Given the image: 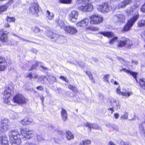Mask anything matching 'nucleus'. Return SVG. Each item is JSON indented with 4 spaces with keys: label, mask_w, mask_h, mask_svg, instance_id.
Here are the masks:
<instances>
[{
    "label": "nucleus",
    "mask_w": 145,
    "mask_h": 145,
    "mask_svg": "<svg viewBox=\"0 0 145 145\" xmlns=\"http://www.w3.org/2000/svg\"><path fill=\"white\" fill-rule=\"evenodd\" d=\"M24 145H37L36 144L31 142H26L24 144Z\"/></svg>",
    "instance_id": "57"
},
{
    "label": "nucleus",
    "mask_w": 145,
    "mask_h": 145,
    "mask_svg": "<svg viewBox=\"0 0 145 145\" xmlns=\"http://www.w3.org/2000/svg\"><path fill=\"white\" fill-rule=\"evenodd\" d=\"M66 136L67 139L68 140L73 139L74 138L73 135L71 132L69 131H66Z\"/></svg>",
    "instance_id": "27"
},
{
    "label": "nucleus",
    "mask_w": 145,
    "mask_h": 145,
    "mask_svg": "<svg viewBox=\"0 0 145 145\" xmlns=\"http://www.w3.org/2000/svg\"><path fill=\"white\" fill-rule=\"evenodd\" d=\"M27 77L29 78V79H31L32 78L36 79L37 78H39L38 75L36 74H33L32 75L31 73H28L27 75Z\"/></svg>",
    "instance_id": "34"
},
{
    "label": "nucleus",
    "mask_w": 145,
    "mask_h": 145,
    "mask_svg": "<svg viewBox=\"0 0 145 145\" xmlns=\"http://www.w3.org/2000/svg\"><path fill=\"white\" fill-rule=\"evenodd\" d=\"M95 29H96L94 27L89 26V27H86V29L87 30H95Z\"/></svg>",
    "instance_id": "52"
},
{
    "label": "nucleus",
    "mask_w": 145,
    "mask_h": 145,
    "mask_svg": "<svg viewBox=\"0 0 145 145\" xmlns=\"http://www.w3.org/2000/svg\"><path fill=\"white\" fill-rule=\"evenodd\" d=\"M100 34L103 35L105 36L106 37L108 38H111L112 39L110 40L109 43L111 44L114 43L118 39V37L114 36V34L111 32H100Z\"/></svg>",
    "instance_id": "4"
},
{
    "label": "nucleus",
    "mask_w": 145,
    "mask_h": 145,
    "mask_svg": "<svg viewBox=\"0 0 145 145\" xmlns=\"http://www.w3.org/2000/svg\"><path fill=\"white\" fill-rule=\"evenodd\" d=\"M123 91L121 92L120 91V87H118L116 88V91L118 94L119 95H121L122 96H125L127 97H129L133 94L132 93L131 91H126V89H123Z\"/></svg>",
    "instance_id": "7"
},
{
    "label": "nucleus",
    "mask_w": 145,
    "mask_h": 145,
    "mask_svg": "<svg viewBox=\"0 0 145 145\" xmlns=\"http://www.w3.org/2000/svg\"><path fill=\"white\" fill-rule=\"evenodd\" d=\"M9 122L7 119H4L1 121L0 127V130L1 132H4L7 131L9 128Z\"/></svg>",
    "instance_id": "6"
},
{
    "label": "nucleus",
    "mask_w": 145,
    "mask_h": 145,
    "mask_svg": "<svg viewBox=\"0 0 145 145\" xmlns=\"http://www.w3.org/2000/svg\"><path fill=\"white\" fill-rule=\"evenodd\" d=\"M31 121L29 120L28 118L27 117L25 118L21 121V123L23 125H28L30 124Z\"/></svg>",
    "instance_id": "28"
},
{
    "label": "nucleus",
    "mask_w": 145,
    "mask_h": 145,
    "mask_svg": "<svg viewBox=\"0 0 145 145\" xmlns=\"http://www.w3.org/2000/svg\"><path fill=\"white\" fill-rule=\"evenodd\" d=\"M131 0H125L120 3L116 6V8L120 9L125 7V6L131 2Z\"/></svg>",
    "instance_id": "16"
},
{
    "label": "nucleus",
    "mask_w": 145,
    "mask_h": 145,
    "mask_svg": "<svg viewBox=\"0 0 145 145\" xmlns=\"http://www.w3.org/2000/svg\"><path fill=\"white\" fill-rule=\"evenodd\" d=\"M132 63H134L135 64H136V65L138 63L137 61H134V60H132Z\"/></svg>",
    "instance_id": "63"
},
{
    "label": "nucleus",
    "mask_w": 145,
    "mask_h": 145,
    "mask_svg": "<svg viewBox=\"0 0 145 145\" xmlns=\"http://www.w3.org/2000/svg\"><path fill=\"white\" fill-rule=\"evenodd\" d=\"M84 27L87 26L89 24V19L88 18H86L82 20Z\"/></svg>",
    "instance_id": "37"
},
{
    "label": "nucleus",
    "mask_w": 145,
    "mask_h": 145,
    "mask_svg": "<svg viewBox=\"0 0 145 145\" xmlns=\"http://www.w3.org/2000/svg\"><path fill=\"white\" fill-rule=\"evenodd\" d=\"M7 6L6 5H4L2 6H0V13H1L4 12L6 11L7 8Z\"/></svg>",
    "instance_id": "35"
},
{
    "label": "nucleus",
    "mask_w": 145,
    "mask_h": 145,
    "mask_svg": "<svg viewBox=\"0 0 145 145\" xmlns=\"http://www.w3.org/2000/svg\"><path fill=\"white\" fill-rule=\"evenodd\" d=\"M86 73L88 74L90 79H91L92 80L93 79V76L90 72H86Z\"/></svg>",
    "instance_id": "54"
},
{
    "label": "nucleus",
    "mask_w": 145,
    "mask_h": 145,
    "mask_svg": "<svg viewBox=\"0 0 145 145\" xmlns=\"http://www.w3.org/2000/svg\"><path fill=\"white\" fill-rule=\"evenodd\" d=\"M122 145H131V144L128 142H125L124 141H122L121 142Z\"/></svg>",
    "instance_id": "58"
},
{
    "label": "nucleus",
    "mask_w": 145,
    "mask_h": 145,
    "mask_svg": "<svg viewBox=\"0 0 145 145\" xmlns=\"http://www.w3.org/2000/svg\"><path fill=\"white\" fill-rule=\"evenodd\" d=\"M20 130V134L17 130L10 131L9 133L10 139L11 137H21L25 140H26L32 138L34 136V132L33 130H30L27 128H21Z\"/></svg>",
    "instance_id": "1"
},
{
    "label": "nucleus",
    "mask_w": 145,
    "mask_h": 145,
    "mask_svg": "<svg viewBox=\"0 0 145 145\" xmlns=\"http://www.w3.org/2000/svg\"><path fill=\"white\" fill-rule=\"evenodd\" d=\"M139 84L142 89L145 90V79L140 78L139 79Z\"/></svg>",
    "instance_id": "25"
},
{
    "label": "nucleus",
    "mask_w": 145,
    "mask_h": 145,
    "mask_svg": "<svg viewBox=\"0 0 145 145\" xmlns=\"http://www.w3.org/2000/svg\"><path fill=\"white\" fill-rule=\"evenodd\" d=\"M0 145H8L6 137L3 136L0 137Z\"/></svg>",
    "instance_id": "20"
},
{
    "label": "nucleus",
    "mask_w": 145,
    "mask_h": 145,
    "mask_svg": "<svg viewBox=\"0 0 145 145\" xmlns=\"http://www.w3.org/2000/svg\"><path fill=\"white\" fill-rule=\"evenodd\" d=\"M37 63L35 65H33L32 67H31L32 69H35L36 67L37 66Z\"/></svg>",
    "instance_id": "61"
},
{
    "label": "nucleus",
    "mask_w": 145,
    "mask_h": 145,
    "mask_svg": "<svg viewBox=\"0 0 145 145\" xmlns=\"http://www.w3.org/2000/svg\"><path fill=\"white\" fill-rule=\"evenodd\" d=\"M11 91L10 89L8 87L6 88L4 91V95L5 97L3 98L4 102L7 104H8V99L11 95Z\"/></svg>",
    "instance_id": "10"
},
{
    "label": "nucleus",
    "mask_w": 145,
    "mask_h": 145,
    "mask_svg": "<svg viewBox=\"0 0 145 145\" xmlns=\"http://www.w3.org/2000/svg\"><path fill=\"white\" fill-rule=\"evenodd\" d=\"M84 126L88 127L89 129L93 128L97 129L99 127V126L96 124H92L88 122H86L84 123Z\"/></svg>",
    "instance_id": "21"
},
{
    "label": "nucleus",
    "mask_w": 145,
    "mask_h": 145,
    "mask_svg": "<svg viewBox=\"0 0 145 145\" xmlns=\"http://www.w3.org/2000/svg\"><path fill=\"white\" fill-rule=\"evenodd\" d=\"M128 113L127 112H125L124 113V114L122 115L121 117V120H123L125 119H127L128 117Z\"/></svg>",
    "instance_id": "38"
},
{
    "label": "nucleus",
    "mask_w": 145,
    "mask_h": 145,
    "mask_svg": "<svg viewBox=\"0 0 145 145\" xmlns=\"http://www.w3.org/2000/svg\"><path fill=\"white\" fill-rule=\"evenodd\" d=\"M61 115L62 119L64 121H65L67 118V112L64 108H62L61 111Z\"/></svg>",
    "instance_id": "23"
},
{
    "label": "nucleus",
    "mask_w": 145,
    "mask_h": 145,
    "mask_svg": "<svg viewBox=\"0 0 145 145\" xmlns=\"http://www.w3.org/2000/svg\"><path fill=\"white\" fill-rule=\"evenodd\" d=\"M120 58V60L121 62L123 63V64L124 65H128L129 64V62L127 61H124L123 59H122L121 58Z\"/></svg>",
    "instance_id": "50"
},
{
    "label": "nucleus",
    "mask_w": 145,
    "mask_h": 145,
    "mask_svg": "<svg viewBox=\"0 0 145 145\" xmlns=\"http://www.w3.org/2000/svg\"><path fill=\"white\" fill-rule=\"evenodd\" d=\"M72 0H59L60 2L65 4H70L71 3Z\"/></svg>",
    "instance_id": "40"
},
{
    "label": "nucleus",
    "mask_w": 145,
    "mask_h": 145,
    "mask_svg": "<svg viewBox=\"0 0 145 145\" xmlns=\"http://www.w3.org/2000/svg\"><path fill=\"white\" fill-rule=\"evenodd\" d=\"M140 10L142 12H145V3L141 7Z\"/></svg>",
    "instance_id": "49"
},
{
    "label": "nucleus",
    "mask_w": 145,
    "mask_h": 145,
    "mask_svg": "<svg viewBox=\"0 0 145 145\" xmlns=\"http://www.w3.org/2000/svg\"><path fill=\"white\" fill-rule=\"evenodd\" d=\"M69 88L72 90V91H77V88L74 87H73L72 86L70 85L69 86Z\"/></svg>",
    "instance_id": "48"
},
{
    "label": "nucleus",
    "mask_w": 145,
    "mask_h": 145,
    "mask_svg": "<svg viewBox=\"0 0 145 145\" xmlns=\"http://www.w3.org/2000/svg\"><path fill=\"white\" fill-rule=\"evenodd\" d=\"M91 143V141L89 140H84L80 142L79 145H88L90 144Z\"/></svg>",
    "instance_id": "30"
},
{
    "label": "nucleus",
    "mask_w": 145,
    "mask_h": 145,
    "mask_svg": "<svg viewBox=\"0 0 145 145\" xmlns=\"http://www.w3.org/2000/svg\"><path fill=\"white\" fill-rule=\"evenodd\" d=\"M140 5L139 4H135L133 6L132 8L135 11H138V10L137 9V8H138L139 6Z\"/></svg>",
    "instance_id": "47"
},
{
    "label": "nucleus",
    "mask_w": 145,
    "mask_h": 145,
    "mask_svg": "<svg viewBox=\"0 0 145 145\" xmlns=\"http://www.w3.org/2000/svg\"><path fill=\"white\" fill-rule=\"evenodd\" d=\"M0 40L4 43H7L8 41L7 35H1Z\"/></svg>",
    "instance_id": "26"
},
{
    "label": "nucleus",
    "mask_w": 145,
    "mask_h": 145,
    "mask_svg": "<svg viewBox=\"0 0 145 145\" xmlns=\"http://www.w3.org/2000/svg\"><path fill=\"white\" fill-rule=\"evenodd\" d=\"M79 65L82 67L84 66L83 63L82 62H81L80 63H78Z\"/></svg>",
    "instance_id": "62"
},
{
    "label": "nucleus",
    "mask_w": 145,
    "mask_h": 145,
    "mask_svg": "<svg viewBox=\"0 0 145 145\" xmlns=\"http://www.w3.org/2000/svg\"><path fill=\"white\" fill-rule=\"evenodd\" d=\"M114 117L116 119H118L119 116V114L118 113H115L114 114Z\"/></svg>",
    "instance_id": "56"
},
{
    "label": "nucleus",
    "mask_w": 145,
    "mask_h": 145,
    "mask_svg": "<svg viewBox=\"0 0 145 145\" xmlns=\"http://www.w3.org/2000/svg\"><path fill=\"white\" fill-rule=\"evenodd\" d=\"M60 78L66 82H67L68 81V80L64 76H60Z\"/></svg>",
    "instance_id": "55"
},
{
    "label": "nucleus",
    "mask_w": 145,
    "mask_h": 145,
    "mask_svg": "<svg viewBox=\"0 0 145 145\" xmlns=\"http://www.w3.org/2000/svg\"><path fill=\"white\" fill-rule=\"evenodd\" d=\"M47 35L53 41L56 40L57 39L58 35L56 34L51 31H49L47 34Z\"/></svg>",
    "instance_id": "22"
},
{
    "label": "nucleus",
    "mask_w": 145,
    "mask_h": 145,
    "mask_svg": "<svg viewBox=\"0 0 145 145\" xmlns=\"http://www.w3.org/2000/svg\"><path fill=\"white\" fill-rule=\"evenodd\" d=\"M138 127L140 133L145 135V120L144 121L139 124Z\"/></svg>",
    "instance_id": "17"
},
{
    "label": "nucleus",
    "mask_w": 145,
    "mask_h": 145,
    "mask_svg": "<svg viewBox=\"0 0 145 145\" xmlns=\"http://www.w3.org/2000/svg\"><path fill=\"white\" fill-rule=\"evenodd\" d=\"M37 88L38 90H41L43 89V88L42 86H39L37 87Z\"/></svg>",
    "instance_id": "59"
},
{
    "label": "nucleus",
    "mask_w": 145,
    "mask_h": 145,
    "mask_svg": "<svg viewBox=\"0 0 145 145\" xmlns=\"http://www.w3.org/2000/svg\"><path fill=\"white\" fill-rule=\"evenodd\" d=\"M13 101L15 103L19 105L25 104L27 101V99L22 95L18 94L14 95L13 98Z\"/></svg>",
    "instance_id": "3"
},
{
    "label": "nucleus",
    "mask_w": 145,
    "mask_h": 145,
    "mask_svg": "<svg viewBox=\"0 0 145 145\" xmlns=\"http://www.w3.org/2000/svg\"><path fill=\"white\" fill-rule=\"evenodd\" d=\"M33 52L35 54H36L37 52V51L35 49H33L32 50Z\"/></svg>",
    "instance_id": "64"
},
{
    "label": "nucleus",
    "mask_w": 145,
    "mask_h": 145,
    "mask_svg": "<svg viewBox=\"0 0 145 145\" xmlns=\"http://www.w3.org/2000/svg\"><path fill=\"white\" fill-rule=\"evenodd\" d=\"M49 78L50 80V81L52 82H54L56 81V79L55 77L52 75L50 76H49Z\"/></svg>",
    "instance_id": "46"
},
{
    "label": "nucleus",
    "mask_w": 145,
    "mask_h": 145,
    "mask_svg": "<svg viewBox=\"0 0 145 145\" xmlns=\"http://www.w3.org/2000/svg\"><path fill=\"white\" fill-rule=\"evenodd\" d=\"M34 31L36 33H37L39 32H41V31H42L40 30L38 27H35Z\"/></svg>",
    "instance_id": "51"
},
{
    "label": "nucleus",
    "mask_w": 145,
    "mask_h": 145,
    "mask_svg": "<svg viewBox=\"0 0 145 145\" xmlns=\"http://www.w3.org/2000/svg\"><path fill=\"white\" fill-rule=\"evenodd\" d=\"M112 9V7L109 5L107 3H105L100 5V10L103 12H108Z\"/></svg>",
    "instance_id": "12"
},
{
    "label": "nucleus",
    "mask_w": 145,
    "mask_h": 145,
    "mask_svg": "<svg viewBox=\"0 0 145 145\" xmlns=\"http://www.w3.org/2000/svg\"><path fill=\"white\" fill-rule=\"evenodd\" d=\"M37 139L39 142H41L44 141V139L40 135H37Z\"/></svg>",
    "instance_id": "42"
},
{
    "label": "nucleus",
    "mask_w": 145,
    "mask_h": 145,
    "mask_svg": "<svg viewBox=\"0 0 145 145\" xmlns=\"http://www.w3.org/2000/svg\"><path fill=\"white\" fill-rule=\"evenodd\" d=\"M134 10L132 8H128L126 10V12L127 14L128 15H131L132 14Z\"/></svg>",
    "instance_id": "39"
},
{
    "label": "nucleus",
    "mask_w": 145,
    "mask_h": 145,
    "mask_svg": "<svg viewBox=\"0 0 145 145\" xmlns=\"http://www.w3.org/2000/svg\"><path fill=\"white\" fill-rule=\"evenodd\" d=\"M109 74L105 75L103 77L104 81L106 82H108V79L109 78Z\"/></svg>",
    "instance_id": "41"
},
{
    "label": "nucleus",
    "mask_w": 145,
    "mask_h": 145,
    "mask_svg": "<svg viewBox=\"0 0 145 145\" xmlns=\"http://www.w3.org/2000/svg\"><path fill=\"white\" fill-rule=\"evenodd\" d=\"M138 26L139 27H143L145 26V20H140L137 22Z\"/></svg>",
    "instance_id": "29"
},
{
    "label": "nucleus",
    "mask_w": 145,
    "mask_h": 145,
    "mask_svg": "<svg viewBox=\"0 0 145 145\" xmlns=\"http://www.w3.org/2000/svg\"><path fill=\"white\" fill-rule=\"evenodd\" d=\"M4 62H6L5 61V58L2 57H0V64Z\"/></svg>",
    "instance_id": "53"
},
{
    "label": "nucleus",
    "mask_w": 145,
    "mask_h": 145,
    "mask_svg": "<svg viewBox=\"0 0 145 145\" xmlns=\"http://www.w3.org/2000/svg\"><path fill=\"white\" fill-rule=\"evenodd\" d=\"M89 18L91 20L90 23L91 24H97L100 22L99 17L98 15H92L90 16Z\"/></svg>",
    "instance_id": "14"
},
{
    "label": "nucleus",
    "mask_w": 145,
    "mask_h": 145,
    "mask_svg": "<svg viewBox=\"0 0 145 145\" xmlns=\"http://www.w3.org/2000/svg\"><path fill=\"white\" fill-rule=\"evenodd\" d=\"M15 18L14 17H8L7 20L8 22H14L15 20Z\"/></svg>",
    "instance_id": "44"
},
{
    "label": "nucleus",
    "mask_w": 145,
    "mask_h": 145,
    "mask_svg": "<svg viewBox=\"0 0 145 145\" xmlns=\"http://www.w3.org/2000/svg\"><path fill=\"white\" fill-rule=\"evenodd\" d=\"M118 43L117 45L118 47L120 48L125 46L126 45H129L131 46L130 40L125 37H123L118 40Z\"/></svg>",
    "instance_id": "5"
},
{
    "label": "nucleus",
    "mask_w": 145,
    "mask_h": 145,
    "mask_svg": "<svg viewBox=\"0 0 145 145\" xmlns=\"http://www.w3.org/2000/svg\"><path fill=\"white\" fill-rule=\"evenodd\" d=\"M138 17L139 15L138 13H137L131 18L127 21L126 24L124 26L123 28L124 31H127L130 30Z\"/></svg>",
    "instance_id": "2"
},
{
    "label": "nucleus",
    "mask_w": 145,
    "mask_h": 145,
    "mask_svg": "<svg viewBox=\"0 0 145 145\" xmlns=\"http://www.w3.org/2000/svg\"><path fill=\"white\" fill-rule=\"evenodd\" d=\"M117 19V20L119 22L123 23L125 20V17L124 15L122 14H117L115 16Z\"/></svg>",
    "instance_id": "18"
},
{
    "label": "nucleus",
    "mask_w": 145,
    "mask_h": 145,
    "mask_svg": "<svg viewBox=\"0 0 145 145\" xmlns=\"http://www.w3.org/2000/svg\"><path fill=\"white\" fill-rule=\"evenodd\" d=\"M10 142L11 145H20L22 141L20 138L15 137L10 138Z\"/></svg>",
    "instance_id": "11"
},
{
    "label": "nucleus",
    "mask_w": 145,
    "mask_h": 145,
    "mask_svg": "<svg viewBox=\"0 0 145 145\" xmlns=\"http://www.w3.org/2000/svg\"><path fill=\"white\" fill-rule=\"evenodd\" d=\"M111 106L113 108L117 110L120 109V105L118 101L114 100L113 99L110 100Z\"/></svg>",
    "instance_id": "15"
},
{
    "label": "nucleus",
    "mask_w": 145,
    "mask_h": 145,
    "mask_svg": "<svg viewBox=\"0 0 145 145\" xmlns=\"http://www.w3.org/2000/svg\"><path fill=\"white\" fill-rule=\"evenodd\" d=\"M65 30L67 33H69L71 35L74 34L78 32L76 29L72 26H66Z\"/></svg>",
    "instance_id": "13"
},
{
    "label": "nucleus",
    "mask_w": 145,
    "mask_h": 145,
    "mask_svg": "<svg viewBox=\"0 0 145 145\" xmlns=\"http://www.w3.org/2000/svg\"><path fill=\"white\" fill-rule=\"evenodd\" d=\"M38 76L39 77V78H37L38 82H40L42 83H46L48 82V79L46 76H40L39 75Z\"/></svg>",
    "instance_id": "24"
},
{
    "label": "nucleus",
    "mask_w": 145,
    "mask_h": 145,
    "mask_svg": "<svg viewBox=\"0 0 145 145\" xmlns=\"http://www.w3.org/2000/svg\"><path fill=\"white\" fill-rule=\"evenodd\" d=\"M58 23L59 26L60 27L61 29H65V24L63 21L61 20H59L58 21Z\"/></svg>",
    "instance_id": "33"
},
{
    "label": "nucleus",
    "mask_w": 145,
    "mask_h": 145,
    "mask_svg": "<svg viewBox=\"0 0 145 145\" xmlns=\"http://www.w3.org/2000/svg\"><path fill=\"white\" fill-rule=\"evenodd\" d=\"M123 71L125 72H126L127 73L131 75L135 78L137 82V73L132 72L128 70H127L125 68H123L122 70H120V71Z\"/></svg>",
    "instance_id": "19"
},
{
    "label": "nucleus",
    "mask_w": 145,
    "mask_h": 145,
    "mask_svg": "<svg viewBox=\"0 0 145 145\" xmlns=\"http://www.w3.org/2000/svg\"><path fill=\"white\" fill-rule=\"evenodd\" d=\"M83 23L82 20L77 22L76 24V25L78 27H84Z\"/></svg>",
    "instance_id": "43"
},
{
    "label": "nucleus",
    "mask_w": 145,
    "mask_h": 145,
    "mask_svg": "<svg viewBox=\"0 0 145 145\" xmlns=\"http://www.w3.org/2000/svg\"><path fill=\"white\" fill-rule=\"evenodd\" d=\"M108 110H110L111 112V113L112 114L113 112L114 111V110L112 108H110L108 109Z\"/></svg>",
    "instance_id": "60"
},
{
    "label": "nucleus",
    "mask_w": 145,
    "mask_h": 145,
    "mask_svg": "<svg viewBox=\"0 0 145 145\" xmlns=\"http://www.w3.org/2000/svg\"><path fill=\"white\" fill-rule=\"evenodd\" d=\"M6 62H4L0 64V71H4L5 69L7 66Z\"/></svg>",
    "instance_id": "36"
},
{
    "label": "nucleus",
    "mask_w": 145,
    "mask_h": 145,
    "mask_svg": "<svg viewBox=\"0 0 145 145\" xmlns=\"http://www.w3.org/2000/svg\"><path fill=\"white\" fill-rule=\"evenodd\" d=\"M8 33V32L7 31H4L3 30L0 29V34L2 35H7Z\"/></svg>",
    "instance_id": "45"
},
{
    "label": "nucleus",
    "mask_w": 145,
    "mask_h": 145,
    "mask_svg": "<svg viewBox=\"0 0 145 145\" xmlns=\"http://www.w3.org/2000/svg\"><path fill=\"white\" fill-rule=\"evenodd\" d=\"M38 5L37 4L33 3L30 4L29 8V12L32 14H35L39 12Z\"/></svg>",
    "instance_id": "9"
},
{
    "label": "nucleus",
    "mask_w": 145,
    "mask_h": 145,
    "mask_svg": "<svg viewBox=\"0 0 145 145\" xmlns=\"http://www.w3.org/2000/svg\"><path fill=\"white\" fill-rule=\"evenodd\" d=\"M78 12L76 10H72L68 15L69 20L72 22L76 21L78 16Z\"/></svg>",
    "instance_id": "8"
},
{
    "label": "nucleus",
    "mask_w": 145,
    "mask_h": 145,
    "mask_svg": "<svg viewBox=\"0 0 145 145\" xmlns=\"http://www.w3.org/2000/svg\"><path fill=\"white\" fill-rule=\"evenodd\" d=\"M46 16L48 19L51 20L54 17V15L52 12H50L49 10H47L46 11Z\"/></svg>",
    "instance_id": "31"
},
{
    "label": "nucleus",
    "mask_w": 145,
    "mask_h": 145,
    "mask_svg": "<svg viewBox=\"0 0 145 145\" xmlns=\"http://www.w3.org/2000/svg\"><path fill=\"white\" fill-rule=\"evenodd\" d=\"M10 117L11 119L14 120L18 118V115L17 113L12 112L10 114Z\"/></svg>",
    "instance_id": "32"
}]
</instances>
